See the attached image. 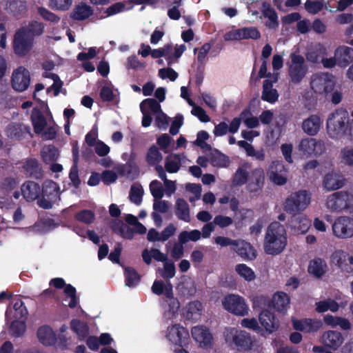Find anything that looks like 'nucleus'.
I'll use <instances>...</instances> for the list:
<instances>
[{
  "label": "nucleus",
  "instance_id": "nucleus-1",
  "mask_svg": "<svg viewBox=\"0 0 353 353\" xmlns=\"http://www.w3.org/2000/svg\"><path fill=\"white\" fill-rule=\"evenodd\" d=\"M288 243L287 232L285 227L279 222H272L268 228L263 248L266 254L277 255L285 248Z\"/></svg>",
  "mask_w": 353,
  "mask_h": 353
},
{
  "label": "nucleus",
  "instance_id": "nucleus-2",
  "mask_svg": "<svg viewBox=\"0 0 353 353\" xmlns=\"http://www.w3.org/2000/svg\"><path fill=\"white\" fill-rule=\"evenodd\" d=\"M224 337L228 346L239 351H249L259 353L260 345L257 341L245 330L236 327H228L225 330Z\"/></svg>",
  "mask_w": 353,
  "mask_h": 353
},
{
  "label": "nucleus",
  "instance_id": "nucleus-3",
  "mask_svg": "<svg viewBox=\"0 0 353 353\" xmlns=\"http://www.w3.org/2000/svg\"><path fill=\"white\" fill-rule=\"evenodd\" d=\"M349 114L344 108H339L332 112L327 120V131L332 139H339L344 136Z\"/></svg>",
  "mask_w": 353,
  "mask_h": 353
},
{
  "label": "nucleus",
  "instance_id": "nucleus-4",
  "mask_svg": "<svg viewBox=\"0 0 353 353\" xmlns=\"http://www.w3.org/2000/svg\"><path fill=\"white\" fill-rule=\"evenodd\" d=\"M311 199V193L307 190H299L288 196L283 203V209L287 213L295 214L305 210L310 205Z\"/></svg>",
  "mask_w": 353,
  "mask_h": 353
},
{
  "label": "nucleus",
  "instance_id": "nucleus-5",
  "mask_svg": "<svg viewBox=\"0 0 353 353\" xmlns=\"http://www.w3.org/2000/svg\"><path fill=\"white\" fill-rule=\"evenodd\" d=\"M353 203V194L347 192L340 191L330 194L325 199V205L331 212L341 213L347 212Z\"/></svg>",
  "mask_w": 353,
  "mask_h": 353
},
{
  "label": "nucleus",
  "instance_id": "nucleus-6",
  "mask_svg": "<svg viewBox=\"0 0 353 353\" xmlns=\"http://www.w3.org/2000/svg\"><path fill=\"white\" fill-rule=\"evenodd\" d=\"M60 188L50 179L46 180L42 187L41 196L38 205L44 209H50L57 205L60 201Z\"/></svg>",
  "mask_w": 353,
  "mask_h": 353
},
{
  "label": "nucleus",
  "instance_id": "nucleus-7",
  "mask_svg": "<svg viewBox=\"0 0 353 353\" xmlns=\"http://www.w3.org/2000/svg\"><path fill=\"white\" fill-rule=\"evenodd\" d=\"M223 308L234 315L244 316L249 313V306L245 299L236 294H229L221 299Z\"/></svg>",
  "mask_w": 353,
  "mask_h": 353
},
{
  "label": "nucleus",
  "instance_id": "nucleus-8",
  "mask_svg": "<svg viewBox=\"0 0 353 353\" xmlns=\"http://www.w3.org/2000/svg\"><path fill=\"white\" fill-rule=\"evenodd\" d=\"M310 86L315 93L327 95L334 91V77L328 72L314 74L311 78Z\"/></svg>",
  "mask_w": 353,
  "mask_h": 353
},
{
  "label": "nucleus",
  "instance_id": "nucleus-9",
  "mask_svg": "<svg viewBox=\"0 0 353 353\" xmlns=\"http://www.w3.org/2000/svg\"><path fill=\"white\" fill-rule=\"evenodd\" d=\"M291 63L289 65L288 75L292 83H300L307 72V67L305 63V59L300 54H290Z\"/></svg>",
  "mask_w": 353,
  "mask_h": 353
},
{
  "label": "nucleus",
  "instance_id": "nucleus-10",
  "mask_svg": "<svg viewBox=\"0 0 353 353\" xmlns=\"http://www.w3.org/2000/svg\"><path fill=\"white\" fill-rule=\"evenodd\" d=\"M34 43L32 37L26 34L19 28L14 35L12 43L14 52L19 57H25L33 48Z\"/></svg>",
  "mask_w": 353,
  "mask_h": 353
},
{
  "label": "nucleus",
  "instance_id": "nucleus-11",
  "mask_svg": "<svg viewBox=\"0 0 353 353\" xmlns=\"http://www.w3.org/2000/svg\"><path fill=\"white\" fill-rule=\"evenodd\" d=\"M165 337L172 345L183 347L188 343L189 332L180 324H174L168 327Z\"/></svg>",
  "mask_w": 353,
  "mask_h": 353
},
{
  "label": "nucleus",
  "instance_id": "nucleus-12",
  "mask_svg": "<svg viewBox=\"0 0 353 353\" xmlns=\"http://www.w3.org/2000/svg\"><path fill=\"white\" fill-rule=\"evenodd\" d=\"M117 174L120 175H136L139 174V168L132 158L125 164L117 165L114 168V170H105L101 175L97 172H92L90 176H117Z\"/></svg>",
  "mask_w": 353,
  "mask_h": 353
},
{
  "label": "nucleus",
  "instance_id": "nucleus-13",
  "mask_svg": "<svg viewBox=\"0 0 353 353\" xmlns=\"http://www.w3.org/2000/svg\"><path fill=\"white\" fill-rule=\"evenodd\" d=\"M333 234L341 239L353 236V219L347 216L338 217L332 225Z\"/></svg>",
  "mask_w": 353,
  "mask_h": 353
},
{
  "label": "nucleus",
  "instance_id": "nucleus-14",
  "mask_svg": "<svg viewBox=\"0 0 353 353\" xmlns=\"http://www.w3.org/2000/svg\"><path fill=\"white\" fill-rule=\"evenodd\" d=\"M298 150L305 157L313 155L316 157L323 153L325 145L321 140H316L314 138H305L300 141Z\"/></svg>",
  "mask_w": 353,
  "mask_h": 353
},
{
  "label": "nucleus",
  "instance_id": "nucleus-15",
  "mask_svg": "<svg viewBox=\"0 0 353 353\" xmlns=\"http://www.w3.org/2000/svg\"><path fill=\"white\" fill-rule=\"evenodd\" d=\"M15 310L14 317L19 320L14 321L10 325V332L12 335L19 336L23 334L26 331V318L28 314L26 307L21 301H17L14 304Z\"/></svg>",
  "mask_w": 353,
  "mask_h": 353
},
{
  "label": "nucleus",
  "instance_id": "nucleus-16",
  "mask_svg": "<svg viewBox=\"0 0 353 353\" xmlns=\"http://www.w3.org/2000/svg\"><path fill=\"white\" fill-rule=\"evenodd\" d=\"M30 83V74L28 69L19 66L15 69L11 77L12 88L17 92L26 91Z\"/></svg>",
  "mask_w": 353,
  "mask_h": 353
},
{
  "label": "nucleus",
  "instance_id": "nucleus-17",
  "mask_svg": "<svg viewBox=\"0 0 353 353\" xmlns=\"http://www.w3.org/2000/svg\"><path fill=\"white\" fill-rule=\"evenodd\" d=\"M293 327L304 332H316L323 327V323L319 319H304L298 320L294 318L292 319Z\"/></svg>",
  "mask_w": 353,
  "mask_h": 353
},
{
  "label": "nucleus",
  "instance_id": "nucleus-18",
  "mask_svg": "<svg viewBox=\"0 0 353 353\" xmlns=\"http://www.w3.org/2000/svg\"><path fill=\"white\" fill-rule=\"evenodd\" d=\"M321 342L325 347L336 350L343 343L344 338L340 332L328 330L323 333Z\"/></svg>",
  "mask_w": 353,
  "mask_h": 353
},
{
  "label": "nucleus",
  "instance_id": "nucleus-19",
  "mask_svg": "<svg viewBox=\"0 0 353 353\" xmlns=\"http://www.w3.org/2000/svg\"><path fill=\"white\" fill-rule=\"evenodd\" d=\"M192 336L201 347H208L212 345V336L204 326L197 325L192 328Z\"/></svg>",
  "mask_w": 353,
  "mask_h": 353
},
{
  "label": "nucleus",
  "instance_id": "nucleus-20",
  "mask_svg": "<svg viewBox=\"0 0 353 353\" xmlns=\"http://www.w3.org/2000/svg\"><path fill=\"white\" fill-rule=\"evenodd\" d=\"M311 225L310 220L304 214L294 216L290 221V227L295 234H305Z\"/></svg>",
  "mask_w": 353,
  "mask_h": 353
},
{
  "label": "nucleus",
  "instance_id": "nucleus-21",
  "mask_svg": "<svg viewBox=\"0 0 353 353\" xmlns=\"http://www.w3.org/2000/svg\"><path fill=\"white\" fill-rule=\"evenodd\" d=\"M234 250L244 260L252 261L256 257V251L248 242L243 240H236Z\"/></svg>",
  "mask_w": 353,
  "mask_h": 353
},
{
  "label": "nucleus",
  "instance_id": "nucleus-22",
  "mask_svg": "<svg viewBox=\"0 0 353 353\" xmlns=\"http://www.w3.org/2000/svg\"><path fill=\"white\" fill-rule=\"evenodd\" d=\"M259 319L261 325L268 332L275 331L279 326V322L274 314L270 310H263L259 316Z\"/></svg>",
  "mask_w": 353,
  "mask_h": 353
},
{
  "label": "nucleus",
  "instance_id": "nucleus-23",
  "mask_svg": "<svg viewBox=\"0 0 353 353\" xmlns=\"http://www.w3.org/2000/svg\"><path fill=\"white\" fill-rule=\"evenodd\" d=\"M290 299L289 296L283 292H277L272 297L271 306L278 312L286 313L289 305Z\"/></svg>",
  "mask_w": 353,
  "mask_h": 353
},
{
  "label": "nucleus",
  "instance_id": "nucleus-24",
  "mask_svg": "<svg viewBox=\"0 0 353 353\" xmlns=\"http://www.w3.org/2000/svg\"><path fill=\"white\" fill-rule=\"evenodd\" d=\"M166 305L165 306L164 318L168 321H172L179 315L180 303L178 299L174 297L173 294L165 299Z\"/></svg>",
  "mask_w": 353,
  "mask_h": 353
},
{
  "label": "nucleus",
  "instance_id": "nucleus-25",
  "mask_svg": "<svg viewBox=\"0 0 353 353\" xmlns=\"http://www.w3.org/2000/svg\"><path fill=\"white\" fill-rule=\"evenodd\" d=\"M203 312V305L199 301L188 303L183 309V316L188 320H199Z\"/></svg>",
  "mask_w": 353,
  "mask_h": 353
},
{
  "label": "nucleus",
  "instance_id": "nucleus-26",
  "mask_svg": "<svg viewBox=\"0 0 353 353\" xmlns=\"http://www.w3.org/2000/svg\"><path fill=\"white\" fill-rule=\"evenodd\" d=\"M37 336L39 341L45 346L53 345L57 341L54 332L48 325L40 327L37 330Z\"/></svg>",
  "mask_w": 353,
  "mask_h": 353
},
{
  "label": "nucleus",
  "instance_id": "nucleus-27",
  "mask_svg": "<svg viewBox=\"0 0 353 353\" xmlns=\"http://www.w3.org/2000/svg\"><path fill=\"white\" fill-rule=\"evenodd\" d=\"M321 124V118L318 115L312 114L303 121L302 129L307 134L314 136L320 130Z\"/></svg>",
  "mask_w": 353,
  "mask_h": 353
},
{
  "label": "nucleus",
  "instance_id": "nucleus-28",
  "mask_svg": "<svg viewBox=\"0 0 353 353\" xmlns=\"http://www.w3.org/2000/svg\"><path fill=\"white\" fill-rule=\"evenodd\" d=\"M337 65L344 68L353 61V48L347 46H340L335 51Z\"/></svg>",
  "mask_w": 353,
  "mask_h": 353
},
{
  "label": "nucleus",
  "instance_id": "nucleus-29",
  "mask_svg": "<svg viewBox=\"0 0 353 353\" xmlns=\"http://www.w3.org/2000/svg\"><path fill=\"white\" fill-rule=\"evenodd\" d=\"M6 133L12 139L21 140L30 133V128L22 123H11L7 127Z\"/></svg>",
  "mask_w": 353,
  "mask_h": 353
},
{
  "label": "nucleus",
  "instance_id": "nucleus-30",
  "mask_svg": "<svg viewBox=\"0 0 353 353\" xmlns=\"http://www.w3.org/2000/svg\"><path fill=\"white\" fill-rule=\"evenodd\" d=\"M323 322L332 327H339L343 330H350L352 329L351 322L346 318L338 316L326 314L323 316Z\"/></svg>",
  "mask_w": 353,
  "mask_h": 353
},
{
  "label": "nucleus",
  "instance_id": "nucleus-31",
  "mask_svg": "<svg viewBox=\"0 0 353 353\" xmlns=\"http://www.w3.org/2000/svg\"><path fill=\"white\" fill-rule=\"evenodd\" d=\"M93 14V10L91 6L85 3L81 2L76 5L70 14L72 19L76 21H83L88 19Z\"/></svg>",
  "mask_w": 353,
  "mask_h": 353
},
{
  "label": "nucleus",
  "instance_id": "nucleus-32",
  "mask_svg": "<svg viewBox=\"0 0 353 353\" xmlns=\"http://www.w3.org/2000/svg\"><path fill=\"white\" fill-rule=\"evenodd\" d=\"M279 97L278 91L273 88L272 81L270 79L264 80L261 99L270 103H274L278 101Z\"/></svg>",
  "mask_w": 353,
  "mask_h": 353
},
{
  "label": "nucleus",
  "instance_id": "nucleus-33",
  "mask_svg": "<svg viewBox=\"0 0 353 353\" xmlns=\"http://www.w3.org/2000/svg\"><path fill=\"white\" fill-rule=\"evenodd\" d=\"M31 121L36 134L43 132L47 125L46 119L38 108H34L31 114Z\"/></svg>",
  "mask_w": 353,
  "mask_h": 353
},
{
  "label": "nucleus",
  "instance_id": "nucleus-34",
  "mask_svg": "<svg viewBox=\"0 0 353 353\" xmlns=\"http://www.w3.org/2000/svg\"><path fill=\"white\" fill-rule=\"evenodd\" d=\"M327 268V263L324 260L316 258L310 261L307 270L316 278H320L326 272Z\"/></svg>",
  "mask_w": 353,
  "mask_h": 353
},
{
  "label": "nucleus",
  "instance_id": "nucleus-35",
  "mask_svg": "<svg viewBox=\"0 0 353 353\" xmlns=\"http://www.w3.org/2000/svg\"><path fill=\"white\" fill-rule=\"evenodd\" d=\"M21 192L26 200L33 201L38 198L40 193V188L37 183L33 181H28L23 184Z\"/></svg>",
  "mask_w": 353,
  "mask_h": 353
},
{
  "label": "nucleus",
  "instance_id": "nucleus-36",
  "mask_svg": "<svg viewBox=\"0 0 353 353\" xmlns=\"http://www.w3.org/2000/svg\"><path fill=\"white\" fill-rule=\"evenodd\" d=\"M315 310L319 313H323L327 311L336 312L340 309L339 304L332 299H326L319 301L315 303Z\"/></svg>",
  "mask_w": 353,
  "mask_h": 353
},
{
  "label": "nucleus",
  "instance_id": "nucleus-37",
  "mask_svg": "<svg viewBox=\"0 0 353 353\" xmlns=\"http://www.w3.org/2000/svg\"><path fill=\"white\" fill-rule=\"evenodd\" d=\"M175 214L180 219L185 222L190 221V208L188 203L182 199H178L175 204Z\"/></svg>",
  "mask_w": 353,
  "mask_h": 353
},
{
  "label": "nucleus",
  "instance_id": "nucleus-38",
  "mask_svg": "<svg viewBox=\"0 0 353 353\" xmlns=\"http://www.w3.org/2000/svg\"><path fill=\"white\" fill-rule=\"evenodd\" d=\"M44 24L37 21H32L27 26L20 28L26 34L32 37L34 41L35 37L41 36L44 32Z\"/></svg>",
  "mask_w": 353,
  "mask_h": 353
},
{
  "label": "nucleus",
  "instance_id": "nucleus-39",
  "mask_svg": "<svg viewBox=\"0 0 353 353\" xmlns=\"http://www.w3.org/2000/svg\"><path fill=\"white\" fill-rule=\"evenodd\" d=\"M6 9L16 17H20L27 12L26 2L19 0H9L6 3Z\"/></svg>",
  "mask_w": 353,
  "mask_h": 353
},
{
  "label": "nucleus",
  "instance_id": "nucleus-40",
  "mask_svg": "<svg viewBox=\"0 0 353 353\" xmlns=\"http://www.w3.org/2000/svg\"><path fill=\"white\" fill-rule=\"evenodd\" d=\"M23 168L26 174L30 176H42V170L36 159H28L23 163Z\"/></svg>",
  "mask_w": 353,
  "mask_h": 353
},
{
  "label": "nucleus",
  "instance_id": "nucleus-41",
  "mask_svg": "<svg viewBox=\"0 0 353 353\" xmlns=\"http://www.w3.org/2000/svg\"><path fill=\"white\" fill-rule=\"evenodd\" d=\"M152 292L157 295L163 294L165 298L170 296L173 293L172 285L170 282H163L162 281H154L152 288Z\"/></svg>",
  "mask_w": 353,
  "mask_h": 353
},
{
  "label": "nucleus",
  "instance_id": "nucleus-42",
  "mask_svg": "<svg viewBox=\"0 0 353 353\" xmlns=\"http://www.w3.org/2000/svg\"><path fill=\"white\" fill-rule=\"evenodd\" d=\"M263 15L265 18H268V21L265 23L266 27L270 29H275L279 26L278 15L274 8L270 6V5L265 6V3L263 5Z\"/></svg>",
  "mask_w": 353,
  "mask_h": 353
},
{
  "label": "nucleus",
  "instance_id": "nucleus-43",
  "mask_svg": "<svg viewBox=\"0 0 353 353\" xmlns=\"http://www.w3.org/2000/svg\"><path fill=\"white\" fill-rule=\"evenodd\" d=\"M72 330L77 334L81 341L85 340L89 334V327L85 322L73 319L70 322Z\"/></svg>",
  "mask_w": 353,
  "mask_h": 353
},
{
  "label": "nucleus",
  "instance_id": "nucleus-44",
  "mask_svg": "<svg viewBox=\"0 0 353 353\" xmlns=\"http://www.w3.org/2000/svg\"><path fill=\"white\" fill-rule=\"evenodd\" d=\"M56 226V223L52 219H41L34 225L31 230L34 233L42 234L50 232Z\"/></svg>",
  "mask_w": 353,
  "mask_h": 353
},
{
  "label": "nucleus",
  "instance_id": "nucleus-45",
  "mask_svg": "<svg viewBox=\"0 0 353 353\" xmlns=\"http://www.w3.org/2000/svg\"><path fill=\"white\" fill-rule=\"evenodd\" d=\"M326 49L321 45L319 44L308 50L306 53V59L309 62L316 63L321 61L323 57L325 54Z\"/></svg>",
  "mask_w": 353,
  "mask_h": 353
},
{
  "label": "nucleus",
  "instance_id": "nucleus-46",
  "mask_svg": "<svg viewBox=\"0 0 353 353\" xmlns=\"http://www.w3.org/2000/svg\"><path fill=\"white\" fill-rule=\"evenodd\" d=\"M235 271L241 278L248 282H252L256 279L254 270L244 263L237 264L235 266Z\"/></svg>",
  "mask_w": 353,
  "mask_h": 353
},
{
  "label": "nucleus",
  "instance_id": "nucleus-47",
  "mask_svg": "<svg viewBox=\"0 0 353 353\" xmlns=\"http://www.w3.org/2000/svg\"><path fill=\"white\" fill-rule=\"evenodd\" d=\"M140 109L141 112L148 111L154 114L161 112L162 110L160 103L152 98H148L143 100L140 104Z\"/></svg>",
  "mask_w": 353,
  "mask_h": 353
},
{
  "label": "nucleus",
  "instance_id": "nucleus-48",
  "mask_svg": "<svg viewBox=\"0 0 353 353\" xmlns=\"http://www.w3.org/2000/svg\"><path fill=\"white\" fill-rule=\"evenodd\" d=\"M201 238V231L192 230L190 231H182L178 236V241L181 244H185L189 241H197Z\"/></svg>",
  "mask_w": 353,
  "mask_h": 353
},
{
  "label": "nucleus",
  "instance_id": "nucleus-49",
  "mask_svg": "<svg viewBox=\"0 0 353 353\" xmlns=\"http://www.w3.org/2000/svg\"><path fill=\"white\" fill-rule=\"evenodd\" d=\"M145 159L148 165H155L161 161L163 157L159 148L155 145H152L148 149Z\"/></svg>",
  "mask_w": 353,
  "mask_h": 353
},
{
  "label": "nucleus",
  "instance_id": "nucleus-50",
  "mask_svg": "<svg viewBox=\"0 0 353 353\" xmlns=\"http://www.w3.org/2000/svg\"><path fill=\"white\" fill-rule=\"evenodd\" d=\"M59 155V150L54 145H48L41 151L43 161L46 163L56 161Z\"/></svg>",
  "mask_w": 353,
  "mask_h": 353
},
{
  "label": "nucleus",
  "instance_id": "nucleus-51",
  "mask_svg": "<svg viewBox=\"0 0 353 353\" xmlns=\"http://www.w3.org/2000/svg\"><path fill=\"white\" fill-rule=\"evenodd\" d=\"M112 228L115 232L119 234L125 239H130L133 236V232L132 230L121 221H116L113 222L112 224Z\"/></svg>",
  "mask_w": 353,
  "mask_h": 353
},
{
  "label": "nucleus",
  "instance_id": "nucleus-52",
  "mask_svg": "<svg viewBox=\"0 0 353 353\" xmlns=\"http://www.w3.org/2000/svg\"><path fill=\"white\" fill-rule=\"evenodd\" d=\"M348 255L347 254L342 250H336L331 256L332 261L337 266H339L341 269H346L347 265V259Z\"/></svg>",
  "mask_w": 353,
  "mask_h": 353
},
{
  "label": "nucleus",
  "instance_id": "nucleus-53",
  "mask_svg": "<svg viewBox=\"0 0 353 353\" xmlns=\"http://www.w3.org/2000/svg\"><path fill=\"white\" fill-rule=\"evenodd\" d=\"M211 48L212 45L210 43H205L201 48H194V53L197 52V61L199 66H204L205 59Z\"/></svg>",
  "mask_w": 353,
  "mask_h": 353
},
{
  "label": "nucleus",
  "instance_id": "nucleus-54",
  "mask_svg": "<svg viewBox=\"0 0 353 353\" xmlns=\"http://www.w3.org/2000/svg\"><path fill=\"white\" fill-rule=\"evenodd\" d=\"M324 6V0H306L305 9L312 14H316L321 11Z\"/></svg>",
  "mask_w": 353,
  "mask_h": 353
},
{
  "label": "nucleus",
  "instance_id": "nucleus-55",
  "mask_svg": "<svg viewBox=\"0 0 353 353\" xmlns=\"http://www.w3.org/2000/svg\"><path fill=\"white\" fill-rule=\"evenodd\" d=\"M241 34V40L252 39H259L261 37V33L256 27H244L239 28Z\"/></svg>",
  "mask_w": 353,
  "mask_h": 353
},
{
  "label": "nucleus",
  "instance_id": "nucleus-56",
  "mask_svg": "<svg viewBox=\"0 0 353 353\" xmlns=\"http://www.w3.org/2000/svg\"><path fill=\"white\" fill-rule=\"evenodd\" d=\"M210 162L213 166L225 167L228 163V158L225 154L216 150L214 153H212L210 157Z\"/></svg>",
  "mask_w": 353,
  "mask_h": 353
},
{
  "label": "nucleus",
  "instance_id": "nucleus-57",
  "mask_svg": "<svg viewBox=\"0 0 353 353\" xmlns=\"http://www.w3.org/2000/svg\"><path fill=\"white\" fill-rule=\"evenodd\" d=\"M125 285L128 287L137 285L140 280L137 272L131 268H127L125 270Z\"/></svg>",
  "mask_w": 353,
  "mask_h": 353
},
{
  "label": "nucleus",
  "instance_id": "nucleus-58",
  "mask_svg": "<svg viewBox=\"0 0 353 353\" xmlns=\"http://www.w3.org/2000/svg\"><path fill=\"white\" fill-rule=\"evenodd\" d=\"M344 181L339 178H325L323 182V188L327 191H332L342 188Z\"/></svg>",
  "mask_w": 353,
  "mask_h": 353
},
{
  "label": "nucleus",
  "instance_id": "nucleus-59",
  "mask_svg": "<svg viewBox=\"0 0 353 353\" xmlns=\"http://www.w3.org/2000/svg\"><path fill=\"white\" fill-rule=\"evenodd\" d=\"M186 191L190 202H194L201 196V187L199 184L190 183L186 185Z\"/></svg>",
  "mask_w": 353,
  "mask_h": 353
},
{
  "label": "nucleus",
  "instance_id": "nucleus-60",
  "mask_svg": "<svg viewBox=\"0 0 353 353\" xmlns=\"http://www.w3.org/2000/svg\"><path fill=\"white\" fill-rule=\"evenodd\" d=\"M39 14L45 20L53 23H58L60 21V17L48 10L46 8L39 7L37 8Z\"/></svg>",
  "mask_w": 353,
  "mask_h": 353
},
{
  "label": "nucleus",
  "instance_id": "nucleus-61",
  "mask_svg": "<svg viewBox=\"0 0 353 353\" xmlns=\"http://www.w3.org/2000/svg\"><path fill=\"white\" fill-rule=\"evenodd\" d=\"M180 160L176 157H168L165 159V169L169 173H176L180 168Z\"/></svg>",
  "mask_w": 353,
  "mask_h": 353
},
{
  "label": "nucleus",
  "instance_id": "nucleus-62",
  "mask_svg": "<svg viewBox=\"0 0 353 353\" xmlns=\"http://www.w3.org/2000/svg\"><path fill=\"white\" fill-rule=\"evenodd\" d=\"M65 296L70 299L68 306L71 308L76 307L78 304V299L76 296V289L70 284L65 285L64 288Z\"/></svg>",
  "mask_w": 353,
  "mask_h": 353
},
{
  "label": "nucleus",
  "instance_id": "nucleus-63",
  "mask_svg": "<svg viewBox=\"0 0 353 353\" xmlns=\"http://www.w3.org/2000/svg\"><path fill=\"white\" fill-rule=\"evenodd\" d=\"M143 189L139 185L132 186L130 193V199L136 205H139L142 201Z\"/></svg>",
  "mask_w": 353,
  "mask_h": 353
},
{
  "label": "nucleus",
  "instance_id": "nucleus-64",
  "mask_svg": "<svg viewBox=\"0 0 353 353\" xmlns=\"http://www.w3.org/2000/svg\"><path fill=\"white\" fill-rule=\"evenodd\" d=\"M270 170L272 176H285L286 170L282 161H273L270 165Z\"/></svg>",
  "mask_w": 353,
  "mask_h": 353
}]
</instances>
